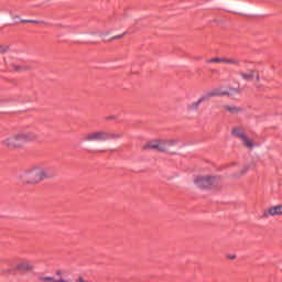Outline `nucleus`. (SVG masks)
Segmentation results:
<instances>
[{
    "label": "nucleus",
    "instance_id": "39448f33",
    "mask_svg": "<svg viewBox=\"0 0 282 282\" xmlns=\"http://www.w3.org/2000/svg\"><path fill=\"white\" fill-rule=\"evenodd\" d=\"M215 96H226V93H221L219 90H212V91L207 93L205 96L200 97L197 101L191 104L188 106V109L192 111H195V109H198L199 105H202V102H204V100H209V98H213Z\"/></svg>",
    "mask_w": 282,
    "mask_h": 282
},
{
    "label": "nucleus",
    "instance_id": "20e7f679",
    "mask_svg": "<svg viewBox=\"0 0 282 282\" xmlns=\"http://www.w3.org/2000/svg\"><path fill=\"white\" fill-rule=\"evenodd\" d=\"M195 184L198 188H216L219 185V180L215 176H198Z\"/></svg>",
    "mask_w": 282,
    "mask_h": 282
},
{
    "label": "nucleus",
    "instance_id": "dca6fc26",
    "mask_svg": "<svg viewBox=\"0 0 282 282\" xmlns=\"http://www.w3.org/2000/svg\"><path fill=\"white\" fill-rule=\"evenodd\" d=\"M206 63L207 64H210V63H224V58H221V57H214V58H210V59H206Z\"/></svg>",
    "mask_w": 282,
    "mask_h": 282
},
{
    "label": "nucleus",
    "instance_id": "412c9836",
    "mask_svg": "<svg viewBox=\"0 0 282 282\" xmlns=\"http://www.w3.org/2000/svg\"><path fill=\"white\" fill-rule=\"evenodd\" d=\"M257 80H259V76L257 75Z\"/></svg>",
    "mask_w": 282,
    "mask_h": 282
},
{
    "label": "nucleus",
    "instance_id": "6ab92c4d",
    "mask_svg": "<svg viewBox=\"0 0 282 282\" xmlns=\"http://www.w3.org/2000/svg\"><path fill=\"white\" fill-rule=\"evenodd\" d=\"M56 276H63V272L62 271H56Z\"/></svg>",
    "mask_w": 282,
    "mask_h": 282
},
{
    "label": "nucleus",
    "instance_id": "9b49d317",
    "mask_svg": "<svg viewBox=\"0 0 282 282\" xmlns=\"http://www.w3.org/2000/svg\"><path fill=\"white\" fill-rule=\"evenodd\" d=\"M232 135L242 140L246 137V130H243V128H234Z\"/></svg>",
    "mask_w": 282,
    "mask_h": 282
},
{
    "label": "nucleus",
    "instance_id": "f8f14e48",
    "mask_svg": "<svg viewBox=\"0 0 282 282\" xmlns=\"http://www.w3.org/2000/svg\"><path fill=\"white\" fill-rule=\"evenodd\" d=\"M240 76L243 78V80H251L257 76V72L250 70L249 73H241Z\"/></svg>",
    "mask_w": 282,
    "mask_h": 282
},
{
    "label": "nucleus",
    "instance_id": "423d86ee",
    "mask_svg": "<svg viewBox=\"0 0 282 282\" xmlns=\"http://www.w3.org/2000/svg\"><path fill=\"white\" fill-rule=\"evenodd\" d=\"M4 63L8 67V69H10V72H28V69H30L28 66H24L23 64H21V62L14 59V58H7L4 59Z\"/></svg>",
    "mask_w": 282,
    "mask_h": 282
},
{
    "label": "nucleus",
    "instance_id": "1a4fd4ad",
    "mask_svg": "<svg viewBox=\"0 0 282 282\" xmlns=\"http://www.w3.org/2000/svg\"><path fill=\"white\" fill-rule=\"evenodd\" d=\"M282 216V205L270 207L264 212V217Z\"/></svg>",
    "mask_w": 282,
    "mask_h": 282
},
{
    "label": "nucleus",
    "instance_id": "6e6552de",
    "mask_svg": "<svg viewBox=\"0 0 282 282\" xmlns=\"http://www.w3.org/2000/svg\"><path fill=\"white\" fill-rule=\"evenodd\" d=\"M17 270L20 272H31V270H34V264L28 260H22L17 264Z\"/></svg>",
    "mask_w": 282,
    "mask_h": 282
},
{
    "label": "nucleus",
    "instance_id": "4468645a",
    "mask_svg": "<svg viewBox=\"0 0 282 282\" xmlns=\"http://www.w3.org/2000/svg\"><path fill=\"white\" fill-rule=\"evenodd\" d=\"M241 141H242V144L245 147H247V149H253L254 148V142H252V140H250V138H248L247 135Z\"/></svg>",
    "mask_w": 282,
    "mask_h": 282
},
{
    "label": "nucleus",
    "instance_id": "9d476101",
    "mask_svg": "<svg viewBox=\"0 0 282 282\" xmlns=\"http://www.w3.org/2000/svg\"><path fill=\"white\" fill-rule=\"evenodd\" d=\"M225 65H235V67H241V61L234 57H223Z\"/></svg>",
    "mask_w": 282,
    "mask_h": 282
},
{
    "label": "nucleus",
    "instance_id": "a211bd4d",
    "mask_svg": "<svg viewBox=\"0 0 282 282\" xmlns=\"http://www.w3.org/2000/svg\"><path fill=\"white\" fill-rule=\"evenodd\" d=\"M3 52H8V46H6V47L0 46V53H3Z\"/></svg>",
    "mask_w": 282,
    "mask_h": 282
},
{
    "label": "nucleus",
    "instance_id": "f3484780",
    "mask_svg": "<svg viewBox=\"0 0 282 282\" xmlns=\"http://www.w3.org/2000/svg\"><path fill=\"white\" fill-rule=\"evenodd\" d=\"M22 23H39L36 20H22Z\"/></svg>",
    "mask_w": 282,
    "mask_h": 282
},
{
    "label": "nucleus",
    "instance_id": "f257e3e1",
    "mask_svg": "<svg viewBox=\"0 0 282 282\" xmlns=\"http://www.w3.org/2000/svg\"><path fill=\"white\" fill-rule=\"evenodd\" d=\"M56 175V170L47 163H41L28 169L22 174L23 184L36 185L41 184L44 180H50Z\"/></svg>",
    "mask_w": 282,
    "mask_h": 282
},
{
    "label": "nucleus",
    "instance_id": "ddd939ff",
    "mask_svg": "<svg viewBox=\"0 0 282 282\" xmlns=\"http://www.w3.org/2000/svg\"><path fill=\"white\" fill-rule=\"evenodd\" d=\"M223 109L225 111H228V113H238L239 111H241V108H237L236 106H224Z\"/></svg>",
    "mask_w": 282,
    "mask_h": 282
},
{
    "label": "nucleus",
    "instance_id": "0eeeda50",
    "mask_svg": "<svg viewBox=\"0 0 282 282\" xmlns=\"http://www.w3.org/2000/svg\"><path fill=\"white\" fill-rule=\"evenodd\" d=\"M149 149H156V151H161L163 153L166 151V141L160 139L149 141L143 145V150L147 151Z\"/></svg>",
    "mask_w": 282,
    "mask_h": 282
},
{
    "label": "nucleus",
    "instance_id": "aec40b11",
    "mask_svg": "<svg viewBox=\"0 0 282 282\" xmlns=\"http://www.w3.org/2000/svg\"><path fill=\"white\" fill-rule=\"evenodd\" d=\"M229 259H231V260H235V259H237V256H229Z\"/></svg>",
    "mask_w": 282,
    "mask_h": 282
},
{
    "label": "nucleus",
    "instance_id": "f03ea898",
    "mask_svg": "<svg viewBox=\"0 0 282 282\" xmlns=\"http://www.w3.org/2000/svg\"><path fill=\"white\" fill-rule=\"evenodd\" d=\"M39 140V135L34 132H15L2 138L0 144L9 151H21L25 149L28 142Z\"/></svg>",
    "mask_w": 282,
    "mask_h": 282
},
{
    "label": "nucleus",
    "instance_id": "7ed1b4c3",
    "mask_svg": "<svg viewBox=\"0 0 282 282\" xmlns=\"http://www.w3.org/2000/svg\"><path fill=\"white\" fill-rule=\"evenodd\" d=\"M119 138H122V133L100 130L87 133L84 140L85 142H106V140H119Z\"/></svg>",
    "mask_w": 282,
    "mask_h": 282
},
{
    "label": "nucleus",
    "instance_id": "2eb2a0df",
    "mask_svg": "<svg viewBox=\"0 0 282 282\" xmlns=\"http://www.w3.org/2000/svg\"><path fill=\"white\" fill-rule=\"evenodd\" d=\"M249 166H245L240 170V172L234 174V177H241L242 175H246V173H248L249 171Z\"/></svg>",
    "mask_w": 282,
    "mask_h": 282
}]
</instances>
